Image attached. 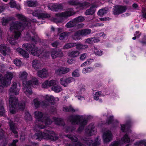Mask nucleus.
<instances>
[{
	"mask_svg": "<svg viewBox=\"0 0 146 146\" xmlns=\"http://www.w3.org/2000/svg\"><path fill=\"white\" fill-rule=\"evenodd\" d=\"M34 115L36 120L39 122H43L44 118L46 116L44 115V114L41 112L36 111L35 112Z\"/></svg>",
	"mask_w": 146,
	"mask_h": 146,
	"instance_id": "17",
	"label": "nucleus"
},
{
	"mask_svg": "<svg viewBox=\"0 0 146 146\" xmlns=\"http://www.w3.org/2000/svg\"><path fill=\"white\" fill-rule=\"evenodd\" d=\"M74 19L76 24L78 23L83 22L85 20L84 17L82 16H79Z\"/></svg>",
	"mask_w": 146,
	"mask_h": 146,
	"instance_id": "42",
	"label": "nucleus"
},
{
	"mask_svg": "<svg viewBox=\"0 0 146 146\" xmlns=\"http://www.w3.org/2000/svg\"><path fill=\"white\" fill-rule=\"evenodd\" d=\"M80 53L77 50L73 51L71 52L69 56L72 57H76L78 56L79 54Z\"/></svg>",
	"mask_w": 146,
	"mask_h": 146,
	"instance_id": "47",
	"label": "nucleus"
},
{
	"mask_svg": "<svg viewBox=\"0 0 146 146\" xmlns=\"http://www.w3.org/2000/svg\"><path fill=\"white\" fill-rule=\"evenodd\" d=\"M37 74L39 77L42 78H45L48 76V71L44 68L38 71Z\"/></svg>",
	"mask_w": 146,
	"mask_h": 146,
	"instance_id": "20",
	"label": "nucleus"
},
{
	"mask_svg": "<svg viewBox=\"0 0 146 146\" xmlns=\"http://www.w3.org/2000/svg\"><path fill=\"white\" fill-rule=\"evenodd\" d=\"M27 4L29 7H34L36 6V1H27Z\"/></svg>",
	"mask_w": 146,
	"mask_h": 146,
	"instance_id": "50",
	"label": "nucleus"
},
{
	"mask_svg": "<svg viewBox=\"0 0 146 146\" xmlns=\"http://www.w3.org/2000/svg\"><path fill=\"white\" fill-rule=\"evenodd\" d=\"M66 137L71 140L74 143V146H84V145L79 141H78L77 137L74 135H67Z\"/></svg>",
	"mask_w": 146,
	"mask_h": 146,
	"instance_id": "13",
	"label": "nucleus"
},
{
	"mask_svg": "<svg viewBox=\"0 0 146 146\" xmlns=\"http://www.w3.org/2000/svg\"><path fill=\"white\" fill-rule=\"evenodd\" d=\"M48 9L53 11H60L63 9V6L62 4L54 3L48 6Z\"/></svg>",
	"mask_w": 146,
	"mask_h": 146,
	"instance_id": "12",
	"label": "nucleus"
},
{
	"mask_svg": "<svg viewBox=\"0 0 146 146\" xmlns=\"http://www.w3.org/2000/svg\"><path fill=\"white\" fill-rule=\"evenodd\" d=\"M74 79L72 77H69L68 78H63L60 79V84L64 87L67 86L68 84L73 81Z\"/></svg>",
	"mask_w": 146,
	"mask_h": 146,
	"instance_id": "14",
	"label": "nucleus"
},
{
	"mask_svg": "<svg viewBox=\"0 0 146 146\" xmlns=\"http://www.w3.org/2000/svg\"><path fill=\"white\" fill-rule=\"evenodd\" d=\"M16 16L18 19L23 23L17 22V23H12L11 25L10 29L12 31L13 29L22 31H23L25 27L29 28L31 26L30 22L28 21L27 19L24 15L20 14H17Z\"/></svg>",
	"mask_w": 146,
	"mask_h": 146,
	"instance_id": "1",
	"label": "nucleus"
},
{
	"mask_svg": "<svg viewBox=\"0 0 146 146\" xmlns=\"http://www.w3.org/2000/svg\"><path fill=\"white\" fill-rule=\"evenodd\" d=\"M10 113L14 114L16 113V109L17 106V98L11 96L9 99Z\"/></svg>",
	"mask_w": 146,
	"mask_h": 146,
	"instance_id": "5",
	"label": "nucleus"
},
{
	"mask_svg": "<svg viewBox=\"0 0 146 146\" xmlns=\"http://www.w3.org/2000/svg\"><path fill=\"white\" fill-rule=\"evenodd\" d=\"M83 140L84 141V143L88 146H98L100 144L98 137L96 138L94 142L93 140L89 138L85 137Z\"/></svg>",
	"mask_w": 146,
	"mask_h": 146,
	"instance_id": "10",
	"label": "nucleus"
},
{
	"mask_svg": "<svg viewBox=\"0 0 146 146\" xmlns=\"http://www.w3.org/2000/svg\"><path fill=\"white\" fill-rule=\"evenodd\" d=\"M16 50L23 57L27 58H29V55L28 53L22 48H18Z\"/></svg>",
	"mask_w": 146,
	"mask_h": 146,
	"instance_id": "28",
	"label": "nucleus"
},
{
	"mask_svg": "<svg viewBox=\"0 0 146 146\" xmlns=\"http://www.w3.org/2000/svg\"><path fill=\"white\" fill-rule=\"evenodd\" d=\"M122 141L124 143H128L130 141V138L127 133H126L121 139Z\"/></svg>",
	"mask_w": 146,
	"mask_h": 146,
	"instance_id": "41",
	"label": "nucleus"
},
{
	"mask_svg": "<svg viewBox=\"0 0 146 146\" xmlns=\"http://www.w3.org/2000/svg\"><path fill=\"white\" fill-rule=\"evenodd\" d=\"M21 33L19 31H15L14 32V38L15 39H18L20 36Z\"/></svg>",
	"mask_w": 146,
	"mask_h": 146,
	"instance_id": "62",
	"label": "nucleus"
},
{
	"mask_svg": "<svg viewBox=\"0 0 146 146\" xmlns=\"http://www.w3.org/2000/svg\"><path fill=\"white\" fill-rule=\"evenodd\" d=\"M9 4L12 8H16L17 6L16 2L14 0H11L9 3Z\"/></svg>",
	"mask_w": 146,
	"mask_h": 146,
	"instance_id": "60",
	"label": "nucleus"
},
{
	"mask_svg": "<svg viewBox=\"0 0 146 146\" xmlns=\"http://www.w3.org/2000/svg\"><path fill=\"white\" fill-rule=\"evenodd\" d=\"M54 80H51L49 81L46 80L44 81L42 85V88H48V87L52 86V84H55Z\"/></svg>",
	"mask_w": 146,
	"mask_h": 146,
	"instance_id": "24",
	"label": "nucleus"
},
{
	"mask_svg": "<svg viewBox=\"0 0 146 146\" xmlns=\"http://www.w3.org/2000/svg\"><path fill=\"white\" fill-rule=\"evenodd\" d=\"M43 122L46 126H48L50 125L52 123V121L51 119L49 117L46 116V117L44 118Z\"/></svg>",
	"mask_w": 146,
	"mask_h": 146,
	"instance_id": "38",
	"label": "nucleus"
},
{
	"mask_svg": "<svg viewBox=\"0 0 146 146\" xmlns=\"http://www.w3.org/2000/svg\"><path fill=\"white\" fill-rule=\"evenodd\" d=\"M33 102L36 108H38L39 107L40 105V102L38 100V99H34L33 100Z\"/></svg>",
	"mask_w": 146,
	"mask_h": 146,
	"instance_id": "57",
	"label": "nucleus"
},
{
	"mask_svg": "<svg viewBox=\"0 0 146 146\" xmlns=\"http://www.w3.org/2000/svg\"><path fill=\"white\" fill-rule=\"evenodd\" d=\"M32 15L36 17L39 19H41L49 18L50 17L48 14L41 13V11L38 10H36L33 12Z\"/></svg>",
	"mask_w": 146,
	"mask_h": 146,
	"instance_id": "11",
	"label": "nucleus"
},
{
	"mask_svg": "<svg viewBox=\"0 0 146 146\" xmlns=\"http://www.w3.org/2000/svg\"><path fill=\"white\" fill-rule=\"evenodd\" d=\"M72 76L74 77H77L80 76L79 70L78 69L75 70L72 73Z\"/></svg>",
	"mask_w": 146,
	"mask_h": 146,
	"instance_id": "55",
	"label": "nucleus"
},
{
	"mask_svg": "<svg viewBox=\"0 0 146 146\" xmlns=\"http://www.w3.org/2000/svg\"><path fill=\"white\" fill-rule=\"evenodd\" d=\"M102 91L97 92H95L94 96V99L98 100L99 97L101 95Z\"/></svg>",
	"mask_w": 146,
	"mask_h": 146,
	"instance_id": "54",
	"label": "nucleus"
},
{
	"mask_svg": "<svg viewBox=\"0 0 146 146\" xmlns=\"http://www.w3.org/2000/svg\"><path fill=\"white\" fill-rule=\"evenodd\" d=\"M55 84H52L51 90L54 91L55 92L58 93L60 92L62 90V88L60 86L58 85L56 82V81L54 80Z\"/></svg>",
	"mask_w": 146,
	"mask_h": 146,
	"instance_id": "27",
	"label": "nucleus"
},
{
	"mask_svg": "<svg viewBox=\"0 0 146 146\" xmlns=\"http://www.w3.org/2000/svg\"><path fill=\"white\" fill-rule=\"evenodd\" d=\"M100 40L97 38L91 37L86 39L85 42L86 43L91 44L94 43H96L99 42Z\"/></svg>",
	"mask_w": 146,
	"mask_h": 146,
	"instance_id": "29",
	"label": "nucleus"
},
{
	"mask_svg": "<svg viewBox=\"0 0 146 146\" xmlns=\"http://www.w3.org/2000/svg\"><path fill=\"white\" fill-rule=\"evenodd\" d=\"M121 130L123 132H125V130L128 131L130 128V125L129 124L127 123L125 124H121Z\"/></svg>",
	"mask_w": 146,
	"mask_h": 146,
	"instance_id": "36",
	"label": "nucleus"
},
{
	"mask_svg": "<svg viewBox=\"0 0 146 146\" xmlns=\"http://www.w3.org/2000/svg\"><path fill=\"white\" fill-rule=\"evenodd\" d=\"M19 107V109L22 110H23L25 108V104L24 101H22L18 102L17 99V108Z\"/></svg>",
	"mask_w": 146,
	"mask_h": 146,
	"instance_id": "37",
	"label": "nucleus"
},
{
	"mask_svg": "<svg viewBox=\"0 0 146 146\" xmlns=\"http://www.w3.org/2000/svg\"><path fill=\"white\" fill-rule=\"evenodd\" d=\"M13 62L14 64L17 66H20L21 64V60L17 58L15 59Z\"/></svg>",
	"mask_w": 146,
	"mask_h": 146,
	"instance_id": "63",
	"label": "nucleus"
},
{
	"mask_svg": "<svg viewBox=\"0 0 146 146\" xmlns=\"http://www.w3.org/2000/svg\"><path fill=\"white\" fill-rule=\"evenodd\" d=\"M93 70V68L92 67H88L87 68H84L82 70V73L86 74L92 72Z\"/></svg>",
	"mask_w": 146,
	"mask_h": 146,
	"instance_id": "53",
	"label": "nucleus"
},
{
	"mask_svg": "<svg viewBox=\"0 0 146 146\" xmlns=\"http://www.w3.org/2000/svg\"><path fill=\"white\" fill-rule=\"evenodd\" d=\"M5 78L9 80V81L11 82L12 78L13 77V74L10 72H7L6 74L4 76Z\"/></svg>",
	"mask_w": 146,
	"mask_h": 146,
	"instance_id": "48",
	"label": "nucleus"
},
{
	"mask_svg": "<svg viewBox=\"0 0 146 146\" xmlns=\"http://www.w3.org/2000/svg\"><path fill=\"white\" fill-rule=\"evenodd\" d=\"M9 42L11 44L15 45L17 42L15 39L11 38L9 39Z\"/></svg>",
	"mask_w": 146,
	"mask_h": 146,
	"instance_id": "64",
	"label": "nucleus"
},
{
	"mask_svg": "<svg viewBox=\"0 0 146 146\" xmlns=\"http://www.w3.org/2000/svg\"><path fill=\"white\" fill-rule=\"evenodd\" d=\"M113 115H111L107 118L106 123V125H108L113 123Z\"/></svg>",
	"mask_w": 146,
	"mask_h": 146,
	"instance_id": "43",
	"label": "nucleus"
},
{
	"mask_svg": "<svg viewBox=\"0 0 146 146\" xmlns=\"http://www.w3.org/2000/svg\"><path fill=\"white\" fill-rule=\"evenodd\" d=\"M127 8L125 6L116 5L113 8V13L114 15H118L125 12Z\"/></svg>",
	"mask_w": 146,
	"mask_h": 146,
	"instance_id": "7",
	"label": "nucleus"
},
{
	"mask_svg": "<svg viewBox=\"0 0 146 146\" xmlns=\"http://www.w3.org/2000/svg\"><path fill=\"white\" fill-rule=\"evenodd\" d=\"M74 46H76V48L78 50L81 49H84L88 48L87 45H84L81 44L80 43H74Z\"/></svg>",
	"mask_w": 146,
	"mask_h": 146,
	"instance_id": "31",
	"label": "nucleus"
},
{
	"mask_svg": "<svg viewBox=\"0 0 146 146\" xmlns=\"http://www.w3.org/2000/svg\"><path fill=\"white\" fill-rule=\"evenodd\" d=\"M64 13L65 18L72 16L76 13V12L74 11V9L72 8H68L67 11L64 12Z\"/></svg>",
	"mask_w": 146,
	"mask_h": 146,
	"instance_id": "19",
	"label": "nucleus"
},
{
	"mask_svg": "<svg viewBox=\"0 0 146 146\" xmlns=\"http://www.w3.org/2000/svg\"><path fill=\"white\" fill-rule=\"evenodd\" d=\"M45 100L48 102H51L52 104L54 105L55 104V102H54L55 100V98L52 96H50L46 95L45 98Z\"/></svg>",
	"mask_w": 146,
	"mask_h": 146,
	"instance_id": "35",
	"label": "nucleus"
},
{
	"mask_svg": "<svg viewBox=\"0 0 146 146\" xmlns=\"http://www.w3.org/2000/svg\"><path fill=\"white\" fill-rule=\"evenodd\" d=\"M70 70V68H59L56 71V73L58 75H61L62 74H65L69 72Z\"/></svg>",
	"mask_w": 146,
	"mask_h": 146,
	"instance_id": "23",
	"label": "nucleus"
},
{
	"mask_svg": "<svg viewBox=\"0 0 146 146\" xmlns=\"http://www.w3.org/2000/svg\"><path fill=\"white\" fill-rule=\"evenodd\" d=\"M32 65L36 70L39 69L40 67V65L38 60H34L32 62Z\"/></svg>",
	"mask_w": 146,
	"mask_h": 146,
	"instance_id": "32",
	"label": "nucleus"
},
{
	"mask_svg": "<svg viewBox=\"0 0 146 146\" xmlns=\"http://www.w3.org/2000/svg\"><path fill=\"white\" fill-rule=\"evenodd\" d=\"M35 135L36 137V139L41 141L43 139V132L41 131H38L36 133Z\"/></svg>",
	"mask_w": 146,
	"mask_h": 146,
	"instance_id": "39",
	"label": "nucleus"
},
{
	"mask_svg": "<svg viewBox=\"0 0 146 146\" xmlns=\"http://www.w3.org/2000/svg\"><path fill=\"white\" fill-rule=\"evenodd\" d=\"M76 24L74 21V19L72 21H70L66 25V27L67 28H70L76 26Z\"/></svg>",
	"mask_w": 146,
	"mask_h": 146,
	"instance_id": "44",
	"label": "nucleus"
},
{
	"mask_svg": "<svg viewBox=\"0 0 146 146\" xmlns=\"http://www.w3.org/2000/svg\"><path fill=\"white\" fill-rule=\"evenodd\" d=\"M103 138L105 143L110 141L112 139V135L110 131H107L103 134Z\"/></svg>",
	"mask_w": 146,
	"mask_h": 146,
	"instance_id": "15",
	"label": "nucleus"
},
{
	"mask_svg": "<svg viewBox=\"0 0 146 146\" xmlns=\"http://www.w3.org/2000/svg\"><path fill=\"white\" fill-rule=\"evenodd\" d=\"M27 36H28L29 37L30 40L32 42H34L36 43L37 42V36H36V37L35 36L31 37V35L29 34H27Z\"/></svg>",
	"mask_w": 146,
	"mask_h": 146,
	"instance_id": "56",
	"label": "nucleus"
},
{
	"mask_svg": "<svg viewBox=\"0 0 146 146\" xmlns=\"http://www.w3.org/2000/svg\"><path fill=\"white\" fill-rule=\"evenodd\" d=\"M86 133L89 135L92 136L95 135L96 131L95 130V127L93 124L89 125L86 129Z\"/></svg>",
	"mask_w": 146,
	"mask_h": 146,
	"instance_id": "16",
	"label": "nucleus"
},
{
	"mask_svg": "<svg viewBox=\"0 0 146 146\" xmlns=\"http://www.w3.org/2000/svg\"><path fill=\"white\" fill-rule=\"evenodd\" d=\"M94 53L96 55H97L99 56H101L103 54V51L100 50H95Z\"/></svg>",
	"mask_w": 146,
	"mask_h": 146,
	"instance_id": "61",
	"label": "nucleus"
},
{
	"mask_svg": "<svg viewBox=\"0 0 146 146\" xmlns=\"http://www.w3.org/2000/svg\"><path fill=\"white\" fill-rule=\"evenodd\" d=\"M101 91H102L101 96L103 97L105 95H108L110 93L109 89L107 88H104Z\"/></svg>",
	"mask_w": 146,
	"mask_h": 146,
	"instance_id": "51",
	"label": "nucleus"
},
{
	"mask_svg": "<svg viewBox=\"0 0 146 146\" xmlns=\"http://www.w3.org/2000/svg\"><path fill=\"white\" fill-rule=\"evenodd\" d=\"M68 119L72 124H79L77 131L80 132L84 129L88 122V119L84 117L82 115H71L68 117Z\"/></svg>",
	"mask_w": 146,
	"mask_h": 146,
	"instance_id": "3",
	"label": "nucleus"
},
{
	"mask_svg": "<svg viewBox=\"0 0 146 146\" xmlns=\"http://www.w3.org/2000/svg\"><path fill=\"white\" fill-rule=\"evenodd\" d=\"M75 128L72 126H68L65 128V129L67 132H72L75 129Z\"/></svg>",
	"mask_w": 146,
	"mask_h": 146,
	"instance_id": "59",
	"label": "nucleus"
},
{
	"mask_svg": "<svg viewBox=\"0 0 146 146\" xmlns=\"http://www.w3.org/2000/svg\"><path fill=\"white\" fill-rule=\"evenodd\" d=\"M96 6L95 5H92L89 9H87L86 11L85 14L86 15H91L94 14L95 11V8Z\"/></svg>",
	"mask_w": 146,
	"mask_h": 146,
	"instance_id": "21",
	"label": "nucleus"
},
{
	"mask_svg": "<svg viewBox=\"0 0 146 146\" xmlns=\"http://www.w3.org/2000/svg\"><path fill=\"white\" fill-rule=\"evenodd\" d=\"M5 115V111L3 106L0 107V116H4Z\"/></svg>",
	"mask_w": 146,
	"mask_h": 146,
	"instance_id": "58",
	"label": "nucleus"
},
{
	"mask_svg": "<svg viewBox=\"0 0 146 146\" xmlns=\"http://www.w3.org/2000/svg\"><path fill=\"white\" fill-rule=\"evenodd\" d=\"M55 124L58 125L64 126L65 125L64 122L63 121V119L60 118H57L54 119Z\"/></svg>",
	"mask_w": 146,
	"mask_h": 146,
	"instance_id": "33",
	"label": "nucleus"
},
{
	"mask_svg": "<svg viewBox=\"0 0 146 146\" xmlns=\"http://www.w3.org/2000/svg\"><path fill=\"white\" fill-rule=\"evenodd\" d=\"M80 36H82L81 30H79L74 32L72 35V37L73 40H77L80 39Z\"/></svg>",
	"mask_w": 146,
	"mask_h": 146,
	"instance_id": "26",
	"label": "nucleus"
},
{
	"mask_svg": "<svg viewBox=\"0 0 146 146\" xmlns=\"http://www.w3.org/2000/svg\"><path fill=\"white\" fill-rule=\"evenodd\" d=\"M64 111L65 112H75V110L71 106L66 107L63 108Z\"/></svg>",
	"mask_w": 146,
	"mask_h": 146,
	"instance_id": "46",
	"label": "nucleus"
},
{
	"mask_svg": "<svg viewBox=\"0 0 146 146\" xmlns=\"http://www.w3.org/2000/svg\"><path fill=\"white\" fill-rule=\"evenodd\" d=\"M25 117L27 120L29 121H31L32 119L31 115L29 111L25 112Z\"/></svg>",
	"mask_w": 146,
	"mask_h": 146,
	"instance_id": "52",
	"label": "nucleus"
},
{
	"mask_svg": "<svg viewBox=\"0 0 146 146\" xmlns=\"http://www.w3.org/2000/svg\"><path fill=\"white\" fill-rule=\"evenodd\" d=\"M43 139L49 140L53 141L58 139L55 132L52 131L47 130L45 132H43Z\"/></svg>",
	"mask_w": 146,
	"mask_h": 146,
	"instance_id": "6",
	"label": "nucleus"
},
{
	"mask_svg": "<svg viewBox=\"0 0 146 146\" xmlns=\"http://www.w3.org/2000/svg\"><path fill=\"white\" fill-rule=\"evenodd\" d=\"M52 59H54L57 58H61L64 56L63 51L60 49H53L50 52Z\"/></svg>",
	"mask_w": 146,
	"mask_h": 146,
	"instance_id": "8",
	"label": "nucleus"
},
{
	"mask_svg": "<svg viewBox=\"0 0 146 146\" xmlns=\"http://www.w3.org/2000/svg\"><path fill=\"white\" fill-rule=\"evenodd\" d=\"M28 75L27 73L25 71H23L20 74V78L23 80L22 85L24 89L25 90V92L29 95L32 94L31 87L33 85L38 84V80L34 77L31 80H27V77Z\"/></svg>",
	"mask_w": 146,
	"mask_h": 146,
	"instance_id": "2",
	"label": "nucleus"
},
{
	"mask_svg": "<svg viewBox=\"0 0 146 146\" xmlns=\"http://www.w3.org/2000/svg\"><path fill=\"white\" fill-rule=\"evenodd\" d=\"M22 48L31 52L33 55L39 56L42 53V51L38 49L37 47L35 44H25L22 46Z\"/></svg>",
	"mask_w": 146,
	"mask_h": 146,
	"instance_id": "4",
	"label": "nucleus"
},
{
	"mask_svg": "<svg viewBox=\"0 0 146 146\" xmlns=\"http://www.w3.org/2000/svg\"><path fill=\"white\" fill-rule=\"evenodd\" d=\"M0 51L1 52L4 56L7 54V52H9L10 49L6 46L2 44L0 45Z\"/></svg>",
	"mask_w": 146,
	"mask_h": 146,
	"instance_id": "25",
	"label": "nucleus"
},
{
	"mask_svg": "<svg viewBox=\"0 0 146 146\" xmlns=\"http://www.w3.org/2000/svg\"><path fill=\"white\" fill-rule=\"evenodd\" d=\"M107 10L105 8L101 9L99 10L98 12V16H102L105 14H106Z\"/></svg>",
	"mask_w": 146,
	"mask_h": 146,
	"instance_id": "49",
	"label": "nucleus"
},
{
	"mask_svg": "<svg viewBox=\"0 0 146 146\" xmlns=\"http://www.w3.org/2000/svg\"><path fill=\"white\" fill-rule=\"evenodd\" d=\"M67 3L70 5H78L82 8H86L89 4V3L88 2L84 1L82 3H80L76 0H70L68 1Z\"/></svg>",
	"mask_w": 146,
	"mask_h": 146,
	"instance_id": "9",
	"label": "nucleus"
},
{
	"mask_svg": "<svg viewBox=\"0 0 146 146\" xmlns=\"http://www.w3.org/2000/svg\"><path fill=\"white\" fill-rule=\"evenodd\" d=\"M74 43H69L65 44L63 47V49H66L74 46Z\"/></svg>",
	"mask_w": 146,
	"mask_h": 146,
	"instance_id": "45",
	"label": "nucleus"
},
{
	"mask_svg": "<svg viewBox=\"0 0 146 146\" xmlns=\"http://www.w3.org/2000/svg\"><path fill=\"white\" fill-rule=\"evenodd\" d=\"M68 36V32H64L60 34L59 38L60 40H63L66 38H67Z\"/></svg>",
	"mask_w": 146,
	"mask_h": 146,
	"instance_id": "40",
	"label": "nucleus"
},
{
	"mask_svg": "<svg viewBox=\"0 0 146 146\" xmlns=\"http://www.w3.org/2000/svg\"><path fill=\"white\" fill-rule=\"evenodd\" d=\"M82 36H85L90 34L92 32L91 29H81Z\"/></svg>",
	"mask_w": 146,
	"mask_h": 146,
	"instance_id": "34",
	"label": "nucleus"
},
{
	"mask_svg": "<svg viewBox=\"0 0 146 146\" xmlns=\"http://www.w3.org/2000/svg\"><path fill=\"white\" fill-rule=\"evenodd\" d=\"M10 130L15 134V137H17L18 132L15 127V124L11 120H10L8 123Z\"/></svg>",
	"mask_w": 146,
	"mask_h": 146,
	"instance_id": "18",
	"label": "nucleus"
},
{
	"mask_svg": "<svg viewBox=\"0 0 146 146\" xmlns=\"http://www.w3.org/2000/svg\"><path fill=\"white\" fill-rule=\"evenodd\" d=\"M0 81L3 86H7L10 84L11 82L7 80L5 77H2L0 78Z\"/></svg>",
	"mask_w": 146,
	"mask_h": 146,
	"instance_id": "30",
	"label": "nucleus"
},
{
	"mask_svg": "<svg viewBox=\"0 0 146 146\" xmlns=\"http://www.w3.org/2000/svg\"><path fill=\"white\" fill-rule=\"evenodd\" d=\"M9 91L10 93L14 94L15 95L19 94V92L17 88V84L16 82H14L13 83Z\"/></svg>",
	"mask_w": 146,
	"mask_h": 146,
	"instance_id": "22",
	"label": "nucleus"
}]
</instances>
